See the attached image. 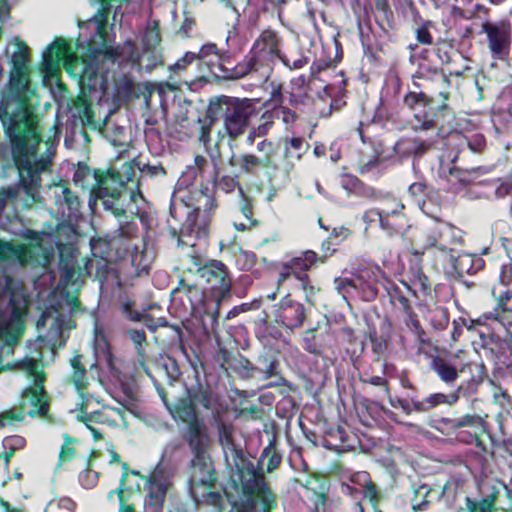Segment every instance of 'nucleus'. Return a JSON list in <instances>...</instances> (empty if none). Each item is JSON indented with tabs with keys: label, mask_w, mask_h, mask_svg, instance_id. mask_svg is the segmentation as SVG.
Instances as JSON below:
<instances>
[{
	"label": "nucleus",
	"mask_w": 512,
	"mask_h": 512,
	"mask_svg": "<svg viewBox=\"0 0 512 512\" xmlns=\"http://www.w3.org/2000/svg\"><path fill=\"white\" fill-rule=\"evenodd\" d=\"M28 59V46L20 42L18 51L12 56L8 90L0 103V121L10 143L19 184L26 196L36 202L42 187L41 174L49 168L51 160L38 155L43 139L30 105L35 89L30 86Z\"/></svg>",
	"instance_id": "f257e3e1"
},
{
	"label": "nucleus",
	"mask_w": 512,
	"mask_h": 512,
	"mask_svg": "<svg viewBox=\"0 0 512 512\" xmlns=\"http://www.w3.org/2000/svg\"><path fill=\"white\" fill-rule=\"evenodd\" d=\"M210 178L213 188L201 185L199 190L190 193L186 198L173 200L170 204V216L178 223L174 226L169 223L168 229L173 238L177 239L178 245H191L183 240L184 237H194L195 239L206 238L209 232V226L212 217L218 207L215 199L214 189L225 193H232L238 188L239 193V212L242 216H237L233 220L235 230L245 232L256 226L254 218L253 196L250 194V188L246 190L240 185L237 176L219 175V166L216 159L212 161V171Z\"/></svg>",
	"instance_id": "f03ea898"
},
{
	"label": "nucleus",
	"mask_w": 512,
	"mask_h": 512,
	"mask_svg": "<svg viewBox=\"0 0 512 512\" xmlns=\"http://www.w3.org/2000/svg\"><path fill=\"white\" fill-rule=\"evenodd\" d=\"M165 407L174 420L186 423L183 439L188 444L192 458L188 465V489L198 504L220 507L222 496L213 489L216 486V470L209 453L210 440L206 425L198 417L197 408L189 396L171 403L165 388L154 378L151 380Z\"/></svg>",
	"instance_id": "7ed1b4c3"
},
{
	"label": "nucleus",
	"mask_w": 512,
	"mask_h": 512,
	"mask_svg": "<svg viewBox=\"0 0 512 512\" xmlns=\"http://www.w3.org/2000/svg\"><path fill=\"white\" fill-rule=\"evenodd\" d=\"M101 56L113 61L123 57L133 67L142 69L144 55L131 40L125 43L124 49L113 44H97L95 41H88L86 53L79 56L73 51L70 43L63 38H56L48 45L42 54L40 68L45 74H50L58 71L61 62L67 73L79 77L83 86L92 89L98 75L97 62Z\"/></svg>",
	"instance_id": "20e7f679"
},
{
	"label": "nucleus",
	"mask_w": 512,
	"mask_h": 512,
	"mask_svg": "<svg viewBox=\"0 0 512 512\" xmlns=\"http://www.w3.org/2000/svg\"><path fill=\"white\" fill-rule=\"evenodd\" d=\"M89 177L95 179V184L91 190L92 196L101 201L103 209L115 217L125 214L127 197L134 200L137 195H141L138 184L135 190L127 193L126 185L133 177L132 163L125 162L121 172L112 168L91 170L88 165H79L74 172L73 181L75 184L84 186Z\"/></svg>",
	"instance_id": "39448f33"
},
{
	"label": "nucleus",
	"mask_w": 512,
	"mask_h": 512,
	"mask_svg": "<svg viewBox=\"0 0 512 512\" xmlns=\"http://www.w3.org/2000/svg\"><path fill=\"white\" fill-rule=\"evenodd\" d=\"M281 60L291 69H300L308 63V58L301 57L289 65L282 58L279 49V38L275 31L265 30L258 37V77H263V84L258 87V104L266 108H275L282 102V85L270 79L272 64Z\"/></svg>",
	"instance_id": "423d86ee"
},
{
	"label": "nucleus",
	"mask_w": 512,
	"mask_h": 512,
	"mask_svg": "<svg viewBox=\"0 0 512 512\" xmlns=\"http://www.w3.org/2000/svg\"><path fill=\"white\" fill-rule=\"evenodd\" d=\"M442 98L440 103L434 97L424 92H408L404 97V104L413 109L414 118L417 124L414 131H425L436 129L438 135H442L447 128H450L455 120L453 110L448 105V93L440 92Z\"/></svg>",
	"instance_id": "0eeeda50"
},
{
	"label": "nucleus",
	"mask_w": 512,
	"mask_h": 512,
	"mask_svg": "<svg viewBox=\"0 0 512 512\" xmlns=\"http://www.w3.org/2000/svg\"><path fill=\"white\" fill-rule=\"evenodd\" d=\"M254 110L253 103L249 99L240 100L220 95L210 101L206 110V118L211 122L222 119L229 137L236 139L247 129L249 118Z\"/></svg>",
	"instance_id": "6e6552de"
},
{
	"label": "nucleus",
	"mask_w": 512,
	"mask_h": 512,
	"mask_svg": "<svg viewBox=\"0 0 512 512\" xmlns=\"http://www.w3.org/2000/svg\"><path fill=\"white\" fill-rule=\"evenodd\" d=\"M236 463L230 480L224 487V494L231 505L229 512H256V468L241 458Z\"/></svg>",
	"instance_id": "1a4fd4ad"
},
{
	"label": "nucleus",
	"mask_w": 512,
	"mask_h": 512,
	"mask_svg": "<svg viewBox=\"0 0 512 512\" xmlns=\"http://www.w3.org/2000/svg\"><path fill=\"white\" fill-rule=\"evenodd\" d=\"M261 344L264 346L266 352L258 356V372L263 374V381L265 383L258 385V402L271 406L275 401V395L269 391L271 387H278L287 383L286 379L279 372V350L269 339H260Z\"/></svg>",
	"instance_id": "9d476101"
},
{
	"label": "nucleus",
	"mask_w": 512,
	"mask_h": 512,
	"mask_svg": "<svg viewBox=\"0 0 512 512\" xmlns=\"http://www.w3.org/2000/svg\"><path fill=\"white\" fill-rule=\"evenodd\" d=\"M215 44L206 43L202 45L197 53L186 52L177 62L170 66L173 78L185 84H193L199 81H206L204 68L207 61L215 59Z\"/></svg>",
	"instance_id": "9b49d317"
},
{
	"label": "nucleus",
	"mask_w": 512,
	"mask_h": 512,
	"mask_svg": "<svg viewBox=\"0 0 512 512\" xmlns=\"http://www.w3.org/2000/svg\"><path fill=\"white\" fill-rule=\"evenodd\" d=\"M0 277L4 283L0 288V302L4 296L9 297V307L11 309V317L14 320H20L26 313L27 296L23 284L16 280L13 276L2 271ZM10 334V320L8 319L5 308L0 303V338Z\"/></svg>",
	"instance_id": "f8f14e48"
},
{
	"label": "nucleus",
	"mask_w": 512,
	"mask_h": 512,
	"mask_svg": "<svg viewBox=\"0 0 512 512\" xmlns=\"http://www.w3.org/2000/svg\"><path fill=\"white\" fill-rule=\"evenodd\" d=\"M458 159V152H449L446 158L439 160L438 175L446 181L451 192H458L470 183L476 181L480 176L491 171V167L476 166L471 168H460L455 165Z\"/></svg>",
	"instance_id": "ddd939ff"
},
{
	"label": "nucleus",
	"mask_w": 512,
	"mask_h": 512,
	"mask_svg": "<svg viewBox=\"0 0 512 512\" xmlns=\"http://www.w3.org/2000/svg\"><path fill=\"white\" fill-rule=\"evenodd\" d=\"M262 314L263 316L258 315V320L265 327V330H269L273 323L293 329L303 324L306 311L302 303L291 299L290 295L287 294L281 299L278 308L275 306L269 309L263 308Z\"/></svg>",
	"instance_id": "4468645a"
},
{
	"label": "nucleus",
	"mask_w": 512,
	"mask_h": 512,
	"mask_svg": "<svg viewBox=\"0 0 512 512\" xmlns=\"http://www.w3.org/2000/svg\"><path fill=\"white\" fill-rule=\"evenodd\" d=\"M255 48L256 42H254L251 47V56L247 63L235 64L234 60L230 56L220 53L217 45L215 44L216 57L215 59L207 61V65L204 68L206 81H209L210 78L218 80H234L244 77L253 69L256 63V55L253 54Z\"/></svg>",
	"instance_id": "2eb2a0df"
},
{
	"label": "nucleus",
	"mask_w": 512,
	"mask_h": 512,
	"mask_svg": "<svg viewBox=\"0 0 512 512\" xmlns=\"http://www.w3.org/2000/svg\"><path fill=\"white\" fill-rule=\"evenodd\" d=\"M28 371L29 374L34 377V383L32 386H28L22 391L21 396L23 401L20 405L21 410L25 408L28 402L32 407V409L27 412L28 416L32 418L36 416L45 418L48 416L50 409V398L44 387L45 373L38 370L37 363L34 360L30 361Z\"/></svg>",
	"instance_id": "dca6fc26"
},
{
	"label": "nucleus",
	"mask_w": 512,
	"mask_h": 512,
	"mask_svg": "<svg viewBox=\"0 0 512 512\" xmlns=\"http://www.w3.org/2000/svg\"><path fill=\"white\" fill-rule=\"evenodd\" d=\"M481 28L487 36L488 48L492 58L501 61L506 60L511 46L510 25L504 22L485 21Z\"/></svg>",
	"instance_id": "f3484780"
},
{
	"label": "nucleus",
	"mask_w": 512,
	"mask_h": 512,
	"mask_svg": "<svg viewBox=\"0 0 512 512\" xmlns=\"http://www.w3.org/2000/svg\"><path fill=\"white\" fill-rule=\"evenodd\" d=\"M206 283V289L219 302L230 293L231 278L228 268L218 260H211L206 263L205 268L199 273Z\"/></svg>",
	"instance_id": "a211bd4d"
},
{
	"label": "nucleus",
	"mask_w": 512,
	"mask_h": 512,
	"mask_svg": "<svg viewBox=\"0 0 512 512\" xmlns=\"http://www.w3.org/2000/svg\"><path fill=\"white\" fill-rule=\"evenodd\" d=\"M433 146V141L430 139H422L416 136H402L392 147V151L398 156L400 160L411 159L412 168L417 170L418 161L422 158Z\"/></svg>",
	"instance_id": "6ab92c4d"
},
{
	"label": "nucleus",
	"mask_w": 512,
	"mask_h": 512,
	"mask_svg": "<svg viewBox=\"0 0 512 512\" xmlns=\"http://www.w3.org/2000/svg\"><path fill=\"white\" fill-rule=\"evenodd\" d=\"M478 491L479 496L477 498L466 496L464 506L458 507L456 512H493L499 494L497 486L482 483L478 485Z\"/></svg>",
	"instance_id": "aec40b11"
},
{
	"label": "nucleus",
	"mask_w": 512,
	"mask_h": 512,
	"mask_svg": "<svg viewBox=\"0 0 512 512\" xmlns=\"http://www.w3.org/2000/svg\"><path fill=\"white\" fill-rule=\"evenodd\" d=\"M203 300V295L198 286L189 284L184 278H180L178 285L171 291V302L179 304L185 311H194Z\"/></svg>",
	"instance_id": "412c9836"
},
{
	"label": "nucleus",
	"mask_w": 512,
	"mask_h": 512,
	"mask_svg": "<svg viewBox=\"0 0 512 512\" xmlns=\"http://www.w3.org/2000/svg\"><path fill=\"white\" fill-rule=\"evenodd\" d=\"M317 259L318 255L316 252L307 250L302 255L283 263L279 272V281L288 278L290 275H293L297 281L306 278L308 276L306 271L316 263Z\"/></svg>",
	"instance_id": "4be33fe9"
},
{
	"label": "nucleus",
	"mask_w": 512,
	"mask_h": 512,
	"mask_svg": "<svg viewBox=\"0 0 512 512\" xmlns=\"http://www.w3.org/2000/svg\"><path fill=\"white\" fill-rule=\"evenodd\" d=\"M429 368L448 386H452L459 377L456 364L449 356L438 353L431 356Z\"/></svg>",
	"instance_id": "5701e85b"
},
{
	"label": "nucleus",
	"mask_w": 512,
	"mask_h": 512,
	"mask_svg": "<svg viewBox=\"0 0 512 512\" xmlns=\"http://www.w3.org/2000/svg\"><path fill=\"white\" fill-rule=\"evenodd\" d=\"M283 453L279 449L277 440L272 437L258 457V473H273L281 464Z\"/></svg>",
	"instance_id": "b1692460"
},
{
	"label": "nucleus",
	"mask_w": 512,
	"mask_h": 512,
	"mask_svg": "<svg viewBox=\"0 0 512 512\" xmlns=\"http://www.w3.org/2000/svg\"><path fill=\"white\" fill-rule=\"evenodd\" d=\"M404 208L403 204H399L398 208L391 211H383L380 215V227L389 235H404L409 228L407 219L401 210Z\"/></svg>",
	"instance_id": "393cba45"
},
{
	"label": "nucleus",
	"mask_w": 512,
	"mask_h": 512,
	"mask_svg": "<svg viewBox=\"0 0 512 512\" xmlns=\"http://www.w3.org/2000/svg\"><path fill=\"white\" fill-rule=\"evenodd\" d=\"M127 335L129 337V339L135 345L136 353H137V363H138L139 368H141L142 371L151 380H153L155 377L151 373V371H150V369L148 367V364H147L148 356H147L145 348L148 345V343H147V338H146V334H145L144 330H142V329H140V330H138V329H128L127 330Z\"/></svg>",
	"instance_id": "a878e982"
},
{
	"label": "nucleus",
	"mask_w": 512,
	"mask_h": 512,
	"mask_svg": "<svg viewBox=\"0 0 512 512\" xmlns=\"http://www.w3.org/2000/svg\"><path fill=\"white\" fill-rule=\"evenodd\" d=\"M458 423V429L469 427L474 429V433L470 434V437L472 438V442L475 443V445L478 448L483 447V442L479 436L481 433H488V424L485 421L483 417L477 414H464L457 418Z\"/></svg>",
	"instance_id": "bb28decb"
},
{
	"label": "nucleus",
	"mask_w": 512,
	"mask_h": 512,
	"mask_svg": "<svg viewBox=\"0 0 512 512\" xmlns=\"http://www.w3.org/2000/svg\"><path fill=\"white\" fill-rule=\"evenodd\" d=\"M137 197L143 198V195H137L134 200H130L129 197H127V204L125 206V214L116 217L119 221V227L115 231L117 236L119 238H125V239H133L136 238L138 235V226L134 220L135 215L138 216L140 219H143V216L145 213H132L131 216L127 215V207L130 205L131 202H135Z\"/></svg>",
	"instance_id": "cd10ccee"
},
{
	"label": "nucleus",
	"mask_w": 512,
	"mask_h": 512,
	"mask_svg": "<svg viewBox=\"0 0 512 512\" xmlns=\"http://www.w3.org/2000/svg\"><path fill=\"white\" fill-rule=\"evenodd\" d=\"M94 350L99 361L106 363L111 371L116 369L111 345L105 333L99 329H96L94 334Z\"/></svg>",
	"instance_id": "c85d7f7f"
},
{
	"label": "nucleus",
	"mask_w": 512,
	"mask_h": 512,
	"mask_svg": "<svg viewBox=\"0 0 512 512\" xmlns=\"http://www.w3.org/2000/svg\"><path fill=\"white\" fill-rule=\"evenodd\" d=\"M277 507V497L266 481L258 473V512H272Z\"/></svg>",
	"instance_id": "c756f323"
},
{
	"label": "nucleus",
	"mask_w": 512,
	"mask_h": 512,
	"mask_svg": "<svg viewBox=\"0 0 512 512\" xmlns=\"http://www.w3.org/2000/svg\"><path fill=\"white\" fill-rule=\"evenodd\" d=\"M303 486L311 492L309 501L313 504L315 511L325 506L327 501V483L325 481L318 477H309Z\"/></svg>",
	"instance_id": "7c9ffc66"
},
{
	"label": "nucleus",
	"mask_w": 512,
	"mask_h": 512,
	"mask_svg": "<svg viewBox=\"0 0 512 512\" xmlns=\"http://www.w3.org/2000/svg\"><path fill=\"white\" fill-rule=\"evenodd\" d=\"M148 503L156 509H161L167 493L166 484L158 477L152 475L147 481Z\"/></svg>",
	"instance_id": "2f4dec72"
},
{
	"label": "nucleus",
	"mask_w": 512,
	"mask_h": 512,
	"mask_svg": "<svg viewBox=\"0 0 512 512\" xmlns=\"http://www.w3.org/2000/svg\"><path fill=\"white\" fill-rule=\"evenodd\" d=\"M457 401V394L446 395L444 393H433L427 396L423 401H415L414 408L416 412H426L440 404L452 405Z\"/></svg>",
	"instance_id": "473e14b6"
},
{
	"label": "nucleus",
	"mask_w": 512,
	"mask_h": 512,
	"mask_svg": "<svg viewBox=\"0 0 512 512\" xmlns=\"http://www.w3.org/2000/svg\"><path fill=\"white\" fill-rule=\"evenodd\" d=\"M59 270L60 284L64 288H72L75 291L80 289L82 280L78 266L76 267L74 264L65 262L60 265Z\"/></svg>",
	"instance_id": "72a5a7b5"
},
{
	"label": "nucleus",
	"mask_w": 512,
	"mask_h": 512,
	"mask_svg": "<svg viewBox=\"0 0 512 512\" xmlns=\"http://www.w3.org/2000/svg\"><path fill=\"white\" fill-rule=\"evenodd\" d=\"M70 365L72 367L71 380L75 388L82 393L88 385L87 371L82 363V355L79 353L74 354Z\"/></svg>",
	"instance_id": "f704fd0d"
},
{
	"label": "nucleus",
	"mask_w": 512,
	"mask_h": 512,
	"mask_svg": "<svg viewBox=\"0 0 512 512\" xmlns=\"http://www.w3.org/2000/svg\"><path fill=\"white\" fill-rule=\"evenodd\" d=\"M61 195H57L59 202L65 205L69 216H76L80 212L82 202L79 196L73 192L66 184H61Z\"/></svg>",
	"instance_id": "c9c22d12"
},
{
	"label": "nucleus",
	"mask_w": 512,
	"mask_h": 512,
	"mask_svg": "<svg viewBox=\"0 0 512 512\" xmlns=\"http://www.w3.org/2000/svg\"><path fill=\"white\" fill-rule=\"evenodd\" d=\"M138 169L140 171V178L134 180V177H132V180L129 181L126 185L127 187V193L133 191L136 189L137 184L139 185V189L141 190V179L149 177L153 178L158 175H165L166 171L162 165H151V164H143L142 166L138 165ZM133 176H135V171L133 170Z\"/></svg>",
	"instance_id": "e433bc0d"
},
{
	"label": "nucleus",
	"mask_w": 512,
	"mask_h": 512,
	"mask_svg": "<svg viewBox=\"0 0 512 512\" xmlns=\"http://www.w3.org/2000/svg\"><path fill=\"white\" fill-rule=\"evenodd\" d=\"M121 466H122L123 472H122V477H121V481H120V486L115 490V492L118 494L119 503H120L119 512H135L134 504L128 503V494H132V491L129 490L128 492H126L123 488L125 480L128 477V474L130 472L129 465L127 462H122ZM112 493H114V491H112L110 494H112Z\"/></svg>",
	"instance_id": "4c0bfd02"
},
{
	"label": "nucleus",
	"mask_w": 512,
	"mask_h": 512,
	"mask_svg": "<svg viewBox=\"0 0 512 512\" xmlns=\"http://www.w3.org/2000/svg\"><path fill=\"white\" fill-rule=\"evenodd\" d=\"M188 396L195 406L199 404L205 409L212 407V392L208 385L197 384L189 390Z\"/></svg>",
	"instance_id": "58836bf2"
},
{
	"label": "nucleus",
	"mask_w": 512,
	"mask_h": 512,
	"mask_svg": "<svg viewBox=\"0 0 512 512\" xmlns=\"http://www.w3.org/2000/svg\"><path fill=\"white\" fill-rule=\"evenodd\" d=\"M64 442L59 452V464L72 461L77 456V445L79 439L72 437L70 434L63 435Z\"/></svg>",
	"instance_id": "ea45409f"
},
{
	"label": "nucleus",
	"mask_w": 512,
	"mask_h": 512,
	"mask_svg": "<svg viewBox=\"0 0 512 512\" xmlns=\"http://www.w3.org/2000/svg\"><path fill=\"white\" fill-rule=\"evenodd\" d=\"M512 298V293L510 288H506L505 290H499V294L496 296L497 303L493 312L488 313L487 318L494 319L503 323L502 314L507 312L509 309L507 308L508 301Z\"/></svg>",
	"instance_id": "a19ab883"
},
{
	"label": "nucleus",
	"mask_w": 512,
	"mask_h": 512,
	"mask_svg": "<svg viewBox=\"0 0 512 512\" xmlns=\"http://www.w3.org/2000/svg\"><path fill=\"white\" fill-rule=\"evenodd\" d=\"M431 490V487L427 484H419L417 487H414V496L412 498L413 510L424 511L427 508Z\"/></svg>",
	"instance_id": "79ce46f5"
},
{
	"label": "nucleus",
	"mask_w": 512,
	"mask_h": 512,
	"mask_svg": "<svg viewBox=\"0 0 512 512\" xmlns=\"http://www.w3.org/2000/svg\"><path fill=\"white\" fill-rule=\"evenodd\" d=\"M482 263L483 261L481 258L473 259L471 254H464L455 260L454 268L460 275H462L463 272H475Z\"/></svg>",
	"instance_id": "37998d69"
},
{
	"label": "nucleus",
	"mask_w": 512,
	"mask_h": 512,
	"mask_svg": "<svg viewBox=\"0 0 512 512\" xmlns=\"http://www.w3.org/2000/svg\"><path fill=\"white\" fill-rule=\"evenodd\" d=\"M19 197V188L7 186L0 188V219L4 216L5 209L14 205Z\"/></svg>",
	"instance_id": "c03bdc74"
},
{
	"label": "nucleus",
	"mask_w": 512,
	"mask_h": 512,
	"mask_svg": "<svg viewBox=\"0 0 512 512\" xmlns=\"http://www.w3.org/2000/svg\"><path fill=\"white\" fill-rule=\"evenodd\" d=\"M34 258L32 248L24 243L13 244V261L19 262L21 265H27Z\"/></svg>",
	"instance_id": "a18cd8bd"
},
{
	"label": "nucleus",
	"mask_w": 512,
	"mask_h": 512,
	"mask_svg": "<svg viewBox=\"0 0 512 512\" xmlns=\"http://www.w3.org/2000/svg\"><path fill=\"white\" fill-rule=\"evenodd\" d=\"M369 339L371 342L372 351L378 360L385 354L387 350L388 337L385 335H378L377 332L373 330L369 332Z\"/></svg>",
	"instance_id": "49530a36"
},
{
	"label": "nucleus",
	"mask_w": 512,
	"mask_h": 512,
	"mask_svg": "<svg viewBox=\"0 0 512 512\" xmlns=\"http://www.w3.org/2000/svg\"><path fill=\"white\" fill-rule=\"evenodd\" d=\"M231 163L238 166L241 172L253 173L256 169V156L253 154H242L238 158L232 156Z\"/></svg>",
	"instance_id": "de8ad7c7"
},
{
	"label": "nucleus",
	"mask_w": 512,
	"mask_h": 512,
	"mask_svg": "<svg viewBox=\"0 0 512 512\" xmlns=\"http://www.w3.org/2000/svg\"><path fill=\"white\" fill-rule=\"evenodd\" d=\"M370 271L369 270H363L359 274V276L356 278V283L358 286L361 287V289L365 293V299L366 300H373L376 298L378 294V289L374 283L371 281H365L364 278L367 276L369 277Z\"/></svg>",
	"instance_id": "09e8293b"
},
{
	"label": "nucleus",
	"mask_w": 512,
	"mask_h": 512,
	"mask_svg": "<svg viewBox=\"0 0 512 512\" xmlns=\"http://www.w3.org/2000/svg\"><path fill=\"white\" fill-rule=\"evenodd\" d=\"M388 400L392 407L394 408H400L406 415H410L413 412H416V409L414 408V402L418 401L417 399H411L409 402L408 400L400 397H393L388 393Z\"/></svg>",
	"instance_id": "8fccbe9b"
},
{
	"label": "nucleus",
	"mask_w": 512,
	"mask_h": 512,
	"mask_svg": "<svg viewBox=\"0 0 512 512\" xmlns=\"http://www.w3.org/2000/svg\"><path fill=\"white\" fill-rule=\"evenodd\" d=\"M363 498L368 500L373 510L377 509V499L380 496L378 486L372 481L368 482L364 487L361 488Z\"/></svg>",
	"instance_id": "3c124183"
},
{
	"label": "nucleus",
	"mask_w": 512,
	"mask_h": 512,
	"mask_svg": "<svg viewBox=\"0 0 512 512\" xmlns=\"http://www.w3.org/2000/svg\"><path fill=\"white\" fill-rule=\"evenodd\" d=\"M430 21H423V23L415 29V37L419 44L431 45L433 43V37L429 32Z\"/></svg>",
	"instance_id": "603ef678"
},
{
	"label": "nucleus",
	"mask_w": 512,
	"mask_h": 512,
	"mask_svg": "<svg viewBox=\"0 0 512 512\" xmlns=\"http://www.w3.org/2000/svg\"><path fill=\"white\" fill-rule=\"evenodd\" d=\"M335 289L346 299V294L350 292V290H356L358 288V284L356 283V279L349 278H341L337 277L334 280Z\"/></svg>",
	"instance_id": "864d4df0"
},
{
	"label": "nucleus",
	"mask_w": 512,
	"mask_h": 512,
	"mask_svg": "<svg viewBox=\"0 0 512 512\" xmlns=\"http://www.w3.org/2000/svg\"><path fill=\"white\" fill-rule=\"evenodd\" d=\"M388 295L390 297V301L392 303L398 302L404 311H408L410 309V302L408 298L404 296L398 286L392 285L388 289Z\"/></svg>",
	"instance_id": "5fc2aeb1"
},
{
	"label": "nucleus",
	"mask_w": 512,
	"mask_h": 512,
	"mask_svg": "<svg viewBox=\"0 0 512 512\" xmlns=\"http://www.w3.org/2000/svg\"><path fill=\"white\" fill-rule=\"evenodd\" d=\"M465 141L467 143L469 150L473 153H480L486 147L485 137L480 133H476L471 135L470 137H466Z\"/></svg>",
	"instance_id": "6e6d98bb"
},
{
	"label": "nucleus",
	"mask_w": 512,
	"mask_h": 512,
	"mask_svg": "<svg viewBox=\"0 0 512 512\" xmlns=\"http://www.w3.org/2000/svg\"><path fill=\"white\" fill-rule=\"evenodd\" d=\"M142 318L140 322H143L144 325L149 329L151 332H155L158 327H167L169 326V323L166 318L161 317L158 319H155L153 316H151L148 313H142Z\"/></svg>",
	"instance_id": "4d7b16f0"
},
{
	"label": "nucleus",
	"mask_w": 512,
	"mask_h": 512,
	"mask_svg": "<svg viewBox=\"0 0 512 512\" xmlns=\"http://www.w3.org/2000/svg\"><path fill=\"white\" fill-rule=\"evenodd\" d=\"M296 290L302 291L306 302L313 304V297L316 294L315 288L311 285L309 277L298 280Z\"/></svg>",
	"instance_id": "13d9d810"
},
{
	"label": "nucleus",
	"mask_w": 512,
	"mask_h": 512,
	"mask_svg": "<svg viewBox=\"0 0 512 512\" xmlns=\"http://www.w3.org/2000/svg\"><path fill=\"white\" fill-rule=\"evenodd\" d=\"M233 427L231 425H227L225 423H220L218 425V436L219 441L224 447H230L233 446Z\"/></svg>",
	"instance_id": "bf43d9fd"
},
{
	"label": "nucleus",
	"mask_w": 512,
	"mask_h": 512,
	"mask_svg": "<svg viewBox=\"0 0 512 512\" xmlns=\"http://www.w3.org/2000/svg\"><path fill=\"white\" fill-rule=\"evenodd\" d=\"M412 284L417 287L423 295H428L431 292L429 279L421 270L414 273Z\"/></svg>",
	"instance_id": "052dcab7"
},
{
	"label": "nucleus",
	"mask_w": 512,
	"mask_h": 512,
	"mask_svg": "<svg viewBox=\"0 0 512 512\" xmlns=\"http://www.w3.org/2000/svg\"><path fill=\"white\" fill-rule=\"evenodd\" d=\"M121 310L128 320L133 321V322L141 321L142 312H138L135 309V304H134L133 300L127 299L126 301H124L121 305Z\"/></svg>",
	"instance_id": "680f3d73"
},
{
	"label": "nucleus",
	"mask_w": 512,
	"mask_h": 512,
	"mask_svg": "<svg viewBox=\"0 0 512 512\" xmlns=\"http://www.w3.org/2000/svg\"><path fill=\"white\" fill-rule=\"evenodd\" d=\"M236 261L241 266V269L250 270L256 264V256L252 252L239 249Z\"/></svg>",
	"instance_id": "e2e57ef3"
},
{
	"label": "nucleus",
	"mask_w": 512,
	"mask_h": 512,
	"mask_svg": "<svg viewBox=\"0 0 512 512\" xmlns=\"http://www.w3.org/2000/svg\"><path fill=\"white\" fill-rule=\"evenodd\" d=\"M75 107L80 112L82 117L86 119L87 122L93 121L94 112L87 99L79 97L75 102Z\"/></svg>",
	"instance_id": "0e129e2a"
},
{
	"label": "nucleus",
	"mask_w": 512,
	"mask_h": 512,
	"mask_svg": "<svg viewBox=\"0 0 512 512\" xmlns=\"http://www.w3.org/2000/svg\"><path fill=\"white\" fill-rule=\"evenodd\" d=\"M436 425L433 427L440 432H444V430H447L449 432H454L458 430V423L457 418L452 419L448 417H440L436 420Z\"/></svg>",
	"instance_id": "69168bd1"
},
{
	"label": "nucleus",
	"mask_w": 512,
	"mask_h": 512,
	"mask_svg": "<svg viewBox=\"0 0 512 512\" xmlns=\"http://www.w3.org/2000/svg\"><path fill=\"white\" fill-rule=\"evenodd\" d=\"M479 381L475 378L470 379L466 383H462L458 386L457 390L453 394H457L458 398L460 396H469L474 394L477 391Z\"/></svg>",
	"instance_id": "338daca9"
},
{
	"label": "nucleus",
	"mask_w": 512,
	"mask_h": 512,
	"mask_svg": "<svg viewBox=\"0 0 512 512\" xmlns=\"http://www.w3.org/2000/svg\"><path fill=\"white\" fill-rule=\"evenodd\" d=\"M188 260L189 265L186 267V270L189 272L200 273L205 268L206 262L199 254H189Z\"/></svg>",
	"instance_id": "774afa93"
}]
</instances>
